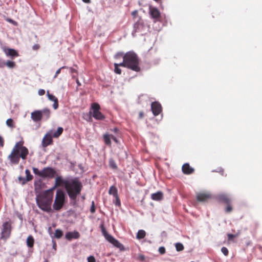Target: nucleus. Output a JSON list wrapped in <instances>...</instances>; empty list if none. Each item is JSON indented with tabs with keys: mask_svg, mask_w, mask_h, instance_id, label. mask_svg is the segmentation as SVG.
<instances>
[{
	"mask_svg": "<svg viewBox=\"0 0 262 262\" xmlns=\"http://www.w3.org/2000/svg\"><path fill=\"white\" fill-rule=\"evenodd\" d=\"M63 128L59 127L56 131L53 130H49L44 136L42 141V145L45 147L47 146L51 145L53 143L52 137L58 138L63 132Z\"/></svg>",
	"mask_w": 262,
	"mask_h": 262,
	"instance_id": "4",
	"label": "nucleus"
},
{
	"mask_svg": "<svg viewBox=\"0 0 262 262\" xmlns=\"http://www.w3.org/2000/svg\"><path fill=\"white\" fill-rule=\"evenodd\" d=\"M68 181L63 180L61 177H57L55 179V185L51 189H53V190L55 188L58 186H62L63 185H64V186L66 187V183Z\"/></svg>",
	"mask_w": 262,
	"mask_h": 262,
	"instance_id": "20",
	"label": "nucleus"
},
{
	"mask_svg": "<svg viewBox=\"0 0 262 262\" xmlns=\"http://www.w3.org/2000/svg\"><path fill=\"white\" fill-rule=\"evenodd\" d=\"M5 64L7 66L8 68L12 69L15 67V63L14 61H7L5 63Z\"/></svg>",
	"mask_w": 262,
	"mask_h": 262,
	"instance_id": "29",
	"label": "nucleus"
},
{
	"mask_svg": "<svg viewBox=\"0 0 262 262\" xmlns=\"http://www.w3.org/2000/svg\"><path fill=\"white\" fill-rule=\"evenodd\" d=\"M115 132H117L118 130V129L117 128H115L114 129Z\"/></svg>",
	"mask_w": 262,
	"mask_h": 262,
	"instance_id": "56",
	"label": "nucleus"
},
{
	"mask_svg": "<svg viewBox=\"0 0 262 262\" xmlns=\"http://www.w3.org/2000/svg\"><path fill=\"white\" fill-rule=\"evenodd\" d=\"M127 66V68L135 72H140V59L137 54L134 51H128L123 56Z\"/></svg>",
	"mask_w": 262,
	"mask_h": 262,
	"instance_id": "2",
	"label": "nucleus"
},
{
	"mask_svg": "<svg viewBox=\"0 0 262 262\" xmlns=\"http://www.w3.org/2000/svg\"><path fill=\"white\" fill-rule=\"evenodd\" d=\"M40 46L38 44H35L32 47V49L34 50H37L39 49Z\"/></svg>",
	"mask_w": 262,
	"mask_h": 262,
	"instance_id": "50",
	"label": "nucleus"
},
{
	"mask_svg": "<svg viewBox=\"0 0 262 262\" xmlns=\"http://www.w3.org/2000/svg\"><path fill=\"white\" fill-rule=\"evenodd\" d=\"M56 173V171L52 168L46 167L42 169V178H53Z\"/></svg>",
	"mask_w": 262,
	"mask_h": 262,
	"instance_id": "11",
	"label": "nucleus"
},
{
	"mask_svg": "<svg viewBox=\"0 0 262 262\" xmlns=\"http://www.w3.org/2000/svg\"><path fill=\"white\" fill-rule=\"evenodd\" d=\"M100 106L97 103H93L91 105L90 113L92 117L97 120H103L105 117L100 111Z\"/></svg>",
	"mask_w": 262,
	"mask_h": 262,
	"instance_id": "6",
	"label": "nucleus"
},
{
	"mask_svg": "<svg viewBox=\"0 0 262 262\" xmlns=\"http://www.w3.org/2000/svg\"><path fill=\"white\" fill-rule=\"evenodd\" d=\"M118 67H125V68H127V64H126V61H125V60L124 59H123V62H122L121 63H118Z\"/></svg>",
	"mask_w": 262,
	"mask_h": 262,
	"instance_id": "41",
	"label": "nucleus"
},
{
	"mask_svg": "<svg viewBox=\"0 0 262 262\" xmlns=\"http://www.w3.org/2000/svg\"><path fill=\"white\" fill-rule=\"evenodd\" d=\"M146 236V232L144 230H139L137 234L136 237L138 239H141Z\"/></svg>",
	"mask_w": 262,
	"mask_h": 262,
	"instance_id": "26",
	"label": "nucleus"
},
{
	"mask_svg": "<svg viewBox=\"0 0 262 262\" xmlns=\"http://www.w3.org/2000/svg\"><path fill=\"white\" fill-rule=\"evenodd\" d=\"M143 112H140V113H139V117H140V118H142V117H143Z\"/></svg>",
	"mask_w": 262,
	"mask_h": 262,
	"instance_id": "53",
	"label": "nucleus"
},
{
	"mask_svg": "<svg viewBox=\"0 0 262 262\" xmlns=\"http://www.w3.org/2000/svg\"><path fill=\"white\" fill-rule=\"evenodd\" d=\"M90 211L92 213H94L95 212V206L94 201H92V205L90 208Z\"/></svg>",
	"mask_w": 262,
	"mask_h": 262,
	"instance_id": "42",
	"label": "nucleus"
},
{
	"mask_svg": "<svg viewBox=\"0 0 262 262\" xmlns=\"http://www.w3.org/2000/svg\"><path fill=\"white\" fill-rule=\"evenodd\" d=\"M210 198V195L206 193H200L196 196V199L199 202H206Z\"/></svg>",
	"mask_w": 262,
	"mask_h": 262,
	"instance_id": "18",
	"label": "nucleus"
},
{
	"mask_svg": "<svg viewBox=\"0 0 262 262\" xmlns=\"http://www.w3.org/2000/svg\"><path fill=\"white\" fill-rule=\"evenodd\" d=\"M144 28V24L141 20L137 21L134 25V30L132 33L133 36H135L136 33L142 32Z\"/></svg>",
	"mask_w": 262,
	"mask_h": 262,
	"instance_id": "14",
	"label": "nucleus"
},
{
	"mask_svg": "<svg viewBox=\"0 0 262 262\" xmlns=\"http://www.w3.org/2000/svg\"><path fill=\"white\" fill-rule=\"evenodd\" d=\"M18 179L23 185L25 184L27 182H28V180H27L26 178L23 177H19Z\"/></svg>",
	"mask_w": 262,
	"mask_h": 262,
	"instance_id": "40",
	"label": "nucleus"
},
{
	"mask_svg": "<svg viewBox=\"0 0 262 262\" xmlns=\"http://www.w3.org/2000/svg\"><path fill=\"white\" fill-rule=\"evenodd\" d=\"M151 198L154 201H159L163 199V194L161 191H158L156 193L151 194Z\"/></svg>",
	"mask_w": 262,
	"mask_h": 262,
	"instance_id": "22",
	"label": "nucleus"
},
{
	"mask_svg": "<svg viewBox=\"0 0 262 262\" xmlns=\"http://www.w3.org/2000/svg\"><path fill=\"white\" fill-rule=\"evenodd\" d=\"M108 193L113 195L114 196L118 195V190L117 188L114 186H112L109 189Z\"/></svg>",
	"mask_w": 262,
	"mask_h": 262,
	"instance_id": "27",
	"label": "nucleus"
},
{
	"mask_svg": "<svg viewBox=\"0 0 262 262\" xmlns=\"http://www.w3.org/2000/svg\"><path fill=\"white\" fill-rule=\"evenodd\" d=\"M4 145V140L3 138L0 135V147H3Z\"/></svg>",
	"mask_w": 262,
	"mask_h": 262,
	"instance_id": "48",
	"label": "nucleus"
},
{
	"mask_svg": "<svg viewBox=\"0 0 262 262\" xmlns=\"http://www.w3.org/2000/svg\"><path fill=\"white\" fill-rule=\"evenodd\" d=\"M227 206L225 209V211L227 213H229L232 211V207L231 206V203H229L228 204H226Z\"/></svg>",
	"mask_w": 262,
	"mask_h": 262,
	"instance_id": "37",
	"label": "nucleus"
},
{
	"mask_svg": "<svg viewBox=\"0 0 262 262\" xmlns=\"http://www.w3.org/2000/svg\"><path fill=\"white\" fill-rule=\"evenodd\" d=\"M149 14L151 17L154 19V22H156L159 20L161 17V13L159 10L154 7H149Z\"/></svg>",
	"mask_w": 262,
	"mask_h": 262,
	"instance_id": "13",
	"label": "nucleus"
},
{
	"mask_svg": "<svg viewBox=\"0 0 262 262\" xmlns=\"http://www.w3.org/2000/svg\"><path fill=\"white\" fill-rule=\"evenodd\" d=\"M64 68V67H61V68H59L58 70H57L56 71V73H55V76H54V78H56V77H57V75H58L59 74H60V72H61V69H63Z\"/></svg>",
	"mask_w": 262,
	"mask_h": 262,
	"instance_id": "49",
	"label": "nucleus"
},
{
	"mask_svg": "<svg viewBox=\"0 0 262 262\" xmlns=\"http://www.w3.org/2000/svg\"><path fill=\"white\" fill-rule=\"evenodd\" d=\"M32 170L35 174L38 175L39 177H42V170L41 171H39L38 168L35 167H33Z\"/></svg>",
	"mask_w": 262,
	"mask_h": 262,
	"instance_id": "33",
	"label": "nucleus"
},
{
	"mask_svg": "<svg viewBox=\"0 0 262 262\" xmlns=\"http://www.w3.org/2000/svg\"><path fill=\"white\" fill-rule=\"evenodd\" d=\"M66 189L70 199L75 200L80 192V183L75 180L68 181L66 183Z\"/></svg>",
	"mask_w": 262,
	"mask_h": 262,
	"instance_id": "3",
	"label": "nucleus"
},
{
	"mask_svg": "<svg viewBox=\"0 0 262 262\" xmlns=\"http://www.w3.org/2000/svg\"><path fill=\"white\" fill-rule=\"evenodd\" d=\"M101 231L106 240L109 243L120 249L123 248V246L122 244L115 239L113 236L108 234L103 225L101 226Z\"/></svg>",
	"mask_w": 262,
	"mask_h": 262,
	"instance_id": "7",
	"label": "nucleus"
},
{
	"mask_svg": "<svg viewBox=\"0 0 262 262\" xmlns=\"http://www.w3.org/2000/svg\"><path fill=\"white\" fill-rule=\"evenodd\" d=\"M111 139H112L116 143H118V141L116 137H115L113 135H110L106 134L103 135V140L105 142V143L107 145H111Z\"/></svg>",
	"mask_w": 262,
	"mask_h": 262,
	"instance_id": "15",
	"label": "nucleus"
},
{
	"mask_svg": "<svg viewBox=\"0 0 262 262\" xmlns=\"http://www.w3.org/2000/svg\"><path fill=\"white\" fill-rule=\"evenodd\" d=\"M227 236L228 238V241H231L233 238L237 236V234L235 235V234L228 233V234H227Z\"/></svg>",
	"mask_w": 262,
	"mask_h": 262,
	"instance_id": "43",
	"label": "nucleus"
},
{
	"mask_svg": "<svg viewBox=\"0 0 262 262\" xmlns=\"http://www.w3.org/2000/svg\"><path fill=\"white\" fill-rule=\"evenodd\" d=\"M175 247L177 251H181L184 249V246L180 243H176L175 244Z\"/></svg>",
	"mask_w": 262,
	"mask_h": 262,
	"instance_id": "28",
	"label": "nucleus"
},
{
	"mask_svg": "<svg viewBox=\"0 0 262 262\" xmlns=\"http://www.w3.org/2000/svg\"><path fill=\"white\" fill-rule=\"evenodd\" d=\"M53 194V189H49L36 196V203L40 209L47 212L51 211Z\"/></svg>",
	"mask_w": 262,
	"mask_h": 262,
	"instance_id": "1",
	"label": "nucleus"
},
{
	"mask_svg": "<svg viewBox=\"0 0 262 262\" xmlns=\"http://www.w3.org/2000/svg\"><path fill=\"white\" fill-rule=\"evenodd\" d=\"M25 173L26 174L27 180L30 181L33 179V176L31 174L30 171L29 169H26L25 170Z\"/></svg>",
	"mask_w": 262,
	"mask_h": 262,
	"instance_id": "30",
	"label": "nucleus"
},
{
	"mask_svg": "<svg viewBox=\"0 0 262 262\" xmlns=\"http://www.w3.org/2000/svg\"><path fill=\"white\" fill-rule=\"evenodd\" d=\"M217 198L220 201L226 204L231 203V199L226 194H220L218 195Z\"/></svg>",
	"mask_w": 262,
	"mask_h": 262,
	"instance_id": "21",
	"label": "nucleus"
},
{
	"mask_svg": "<svg viewBox=\"0 0 262 262\" xmlns=\"http://www.w3.org/2000/svg\"><path fill=\"white\" fill-rule=\"evenodd\" d=\"M83 2L85 3H90L91 0H83Z\"/></svg>",
	"mask_w": 262,
	"mask_h": 262,
	"instance_id": "54",
	"label": "nucleus"
},
{
	"mask_svg": "<svg viewBox=\"0 0 262 262\" xmlns=\"http://www.w3.org/2000/svg\"><path fill=\"white\" fill-rule=\"evenodd\" d=\"M158 251L161 254H164L166 251L165 247H159V248L158 249Z\"/></svg>",
	"mask_w": 262,
	"mask_h": 262,
	"instance_id": "44",
	"label": "nucleus"
},
{
	"mask_svg": "<svg viewBox=\"0 0 262 262\" xmlns=\"http://www.w3.org/2000/svg\"><path fill=\"white\" fill-rule=\"evenodd\" d=\"M41 113L42 114V118L47 120L50 117L51 111L49 109L45 108L42 110H41Z\"/></svg>",
	"mask_w": 262,
	"mask_h": 262,
	"instance_id": "24",
	"label": "nucleus"
},
{
	"mask_svg": "<svg viewBox=\"0 0 262 262\" xmlns=\"http://www.w3.org/2000/svg\"><path fill=\"white\" fill-rule=\"evenodd\" d=\"M115 198V201L114 202V204L116 205V206H119L121 205V202H120V200L119 199V196L118 195H116L115 196H114Z\"/></svg>",
	"mask_w": 262,
	"mask_h": 262,
	"instance_id": "38",
	"label": "nucleus"
},
{
	"mask_svg": "<svg viewBox=\"0 0 262 262\" xmlns=\"http://www.w3.org/2000/svg\"><path fill=\"white\" fill-rule=\"evenodd\" d=\"M65 193L61 189H58L56 191L53 208L55 211L60 210L65 203Z\"/></svg>",
	"mask_w": 262,
	"mask_h": 262,
	"instance_id": "5",
	"label": "nucleus"
},
{
	"mask_svg": "<svg viewBox=\"0 0 262 262\" xmlns=\"http://www.w3.org/2000/svg\"><path fill=\"white\" fill-rule=\"evenodd\" d=\"M34 239L32 235H30L27 237V245L28 247L32 248L34 246Z\"/></svg>",
	"mask_w": 262,
	"mask_h": 262,
	"instance_id": "25",
	"label": "nucleus"
},
{
	"mask_svg": "<svg viewBox=\"0 0 262 262\" xmlns=\"http://www.w3.org/2000/svg\"><path fill=\"white\" fill-rule=\"evenodd\" d=\"M183 172L186 174H190L192 173L194 169L190 166L188 163H185L182 167Z\"/></svg>",
	"mask_w": 262,
	"mask_h": 262,
	"instance_id": "17",
	"label": "nucleus"
},
{
	"mask_svg": "<svg viewBox=\"0 0 262 262\" xmlns=\"http://www.w3.org/2000/svg\"><path fill=\"white\" fill-rule=\"evenodd\" d=\"M151 110L154 115L157 116L162 112V107L159 102L155 101L151 103Z\"/></svg>",
	"mask_w": 262,
	"mask_h": 262,
	"instance_id": "12",
	"label": "nucleus"
},
{
	"mask_svg": "<svg viewBox=\"0 0 262 262\" xmlns=\"http://www.w3.org/2000/svg\"><path fill=\"white\" fill-rule=\"evenodd\" d=\"M24 143L23 141H20L17 142L12 149L16 150L21 152V159L23 160H26L29 154V150L26 147L23 146Z\"/></svg>",
	"mask_w": 262,
	"mask_h": 262,
	"instance_id": "8",
	"label": "nucleus"
},
{
	"mask_svg": "<svg viewBox=\"0 0 262 262\" xmlns=\"http://www.w3.org/2000/svg\"><path fill=\"white\" fill-rule=\"evenodd\" d=\"M80 236L79 233L78 232H68L66 234V238L69 241L72 239H77Z\"/></svg>",
	"mask_w": 262,
	"mask_h": 262,
	"instance_id": "19",
	"label": "nucleus"
},
{
	"mask_svg": "<svg viewBox=\"0 0 262 262\" xmlns=\"http://www.w3.org/2000/svg\"><path fill=\"white\" fill-rule=\"evenodd\" d=\"M221 251L225 256H227L228 255L229 251L227 248L225 247H222Z\"/></svg>",
	"mask_w": 262,
	"mask_h": 262,
	"instance_id": "39",
	"label": "nucleus"
},
{
	"mask_svg": "<svg viewBox=\"0 0 262 262\" xmlns=\"http://www.w3.org/2000/svg\"><path fill=\"white\" fill-rule=\"evenodd\" d=\"M47 96L49 99L53 102L55 101L56 100H58V99L55 96L50 94L48 91L47 92Z\"/></svg>",
	"mask_w": 262,
	"mask_h": 262,
	"instance_id": "35",
	"label": "nucleus"
},
{
	"mask_svg": "<svg viewBox=\"0 0 262 262\" xmlns=\"http://www.w3.org/2000/svg\"><path fill=\"white\" fill-rule=\"evenodd\" d=\"M11 224L8 222H5L3 225V229L1 233L2 238H7L11 233Z\"/></svg>",
	"mask_w": 262,
	"mask_h": 262,
	"instance_id": "10",
	"label": "nucleus"
},
{
	"mask_svg": "<svg viewBox=\"0 0 262 262\" xmlns=\"http://www.w3.org/2000/svg\"><path fill=\"white\" fill-rule=\"evenodd\" d=\"M114 67H115L114 72L117 74H121L122 71L118 66V63H114Z\"/></svg>",
	"mask_w": 262,
	"mask_h": 262,
	"instance_id": "34",
	"label": "nucleus"
},
{
	"mask_svg": "<svg viewBox=\"0 0 262 262\" xmlns=\"http://www.w3.org/2000/svg\"><path fill=\"white\" fill-rule=\"evenodd\" d=\"M6 124L8 126L11 128H14L15 127L13 120L11 118L7 120Z\"/></svg>",
	"mask_w": 262,
	"mask_h": 262,
	"instance_id": "32",
	"label": "nucleus"
},
{
	"mask_svg": "<svg viewBox=\"0 0 262 262\" xmlns=\"http://www.w3.org/2000/svg\"><path fill=\"white\" fill-rule=\"evenodd\" d=\"M124 54H123V53L122 52H119L118 53H117L115 56V58H120V57H122L123 56Z\"/></svg>",
	"mask_w": 262,
	"mask_h": 262,
	"instance_id": "47",
	"label": "nucleus"
},
{
	"mask_svg": "<svg viewBox=\"0 0 262 262\" xmlns=\"http://www.w3.org/2000/svg\"><path fill=\"white\" fill-rule=\"evenodd\" d=\"M21 152L16 150L12 149L11 154L9 155L8 158L12 164H18L21 158Z\"/></svg>",
	"mask_w": 262,
	"mask_h": 262,
	"instance_id": "9",
	"label": "nucleus"
},
{
	"mask_svg": "<svg viewBox=\"0 0 262 262\" xmlns=\"http://www.w3.org/2000/svg\"><path fill=\"white\" fill-rule=\"evenodd\" d=\"M5 53L7 56H10L12 57H18L19 56L18 52L13 49H8L6 50Z\"/></svg>",
	"mask_w": 262,
	"mask_h": 262,
	"instance_id": "23",
	"label": "nucleus"
},
{
	"mask_svg": "<svg viewBox=\"0 0 262 262\" xmlns=\"http://www.w3.org/2000/svg\"><path fill=\"white\" fill-rule=\"evenodd\" d=\"M41 110L35 111L31 113V118L35 122L40 121L42 118Z\"/></svg>",
	"mask_w": 262,
	"mask_h": 262,
	"instance_id": "16",
	"label": "nucleus"
},
{
	"mask_svg": "<svg viewBox=\"0 0 262 262\" xmlns=\"http://www.w3.org/2000/svg\"><path fill=\"white\" fill-rule=\"evenodd\" d=\"M63 235L62 231L60 229H57L55 232V237L57 238H59Z\"/></svg>",
	"mask_w": 262,
	"mask_h": 262,
	"instance_id": "31",
	"label": "nucleus"
},
{
	"mask_svg": "<svg viewBox=\"0 0 262 262\" xmlns=\"http://www.w3.org/2000/svg\"><path fill=\"white\" fill-rule=\"evenodd\" d=\"M137 13H138V11L137 10H135V11H134L132 12V15L133 16H136V15L137 14Z\"/></svg>",
	"mask_w": 262,
	"mask_h": 262,
	"instance_id": "52",
	"label": "nucleus"
},
{
	"mask_svg": "<svg viewBox=\"0 0 262 262\" xmlns=\"http://www.w3.org/2000/svg\"><path fill=\"white\" fill-rule=\"evenodd\" d=\"M38 93L40 96H42L45 94V91L43 89H40Z\"/></svg>",
	"mask_w": 262,
	"mask_h": 262,
	"instance_id": "51",
	"label": "nucleus"
},
{
	"mask_svg": "<svg viewBox=\"0 0 262 262\" xmlns=\"http://www.w3.org/2000/svg\"><path fill=\"white\" fill-rule=\"evenodd\" d=\"M88 262H96L95 258L93 256H90L88 257Z\"/></svg>",
	"mask_w": 262,
	"mask_h": 262,
	"instance_id": "45",
	"label": "nucleus"
},
{
	"mask_svg": "<svg viewBox=\"0 0 262 262\" xmlns=\"http://www.w3.org/2000/svg\"><path fill=\"white\" fill-rule=\"evenodd\" d=\"M109 165L111 167L114 169L117 168V166L114 160L113 159H111L109 161Z\"/></svg>",
	"mask_w": 262,
	"mask_h": 262,
	"instance_id": "36",
	"label": "nucleus"
},
{
	"mask_svg": "<svg viewBox=\"0 0 262 262\" xmlns=\"http://www.w3.org/2000/svg\"><path fill=\"white\" fill-rule=\"evenodd\" d=\"M53 107L54 109L56 110L58 107V100H56L54 101V103L53 104Z\"/></svg>",
	"mask_w": 262,
	"mask_h": 262,
	"instance_id": "46",
	"label": "nucleus"
},
{
	"mask_svg": "<svg viewBox=\"0 0 262 262\" xmlns=\"http://www.w3.org/2000/svg\"><path fill=\"white\" fill-rule=\"evenodd\" d=\"M76 82H77V83L78 86L80 85L81 84H80L79 81L78 79H76Z\"/></svg>",
	"mask_w": 262,
	"mask_h": 262,
	"instance_id": "55",
	"label": "nucleus"
}]
</instances>
